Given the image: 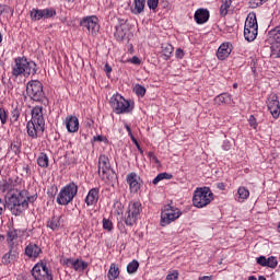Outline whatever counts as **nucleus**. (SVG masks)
Masks as SVG:
<instances>
[{
    "label": "nucleus",
    "mask_w": 280,
    "mask_h": 280,
    "mask_svg": "<svg viewBox=\"0 0 280 280\" xmlns=\"http://www.w3.org/2000/svg\"><path fill=\"white\" fill-rule=\"evenodd\" d=\"M7 208L10 209L13 215H21L23 211L30 208V202H36L38 195L30 196L27 190L20 189L10 196H5Z\"/></svg>",
    "instance_id": "f257e3e1"
},
{
    "label": "nucleus",
    "mask_w": 280,
    "mask_h": 280,
    "mask_svg": "<svg viewBox=\"0 0 280 280\" xmlns=\"http://www.w3.org/2000/svg\"><path fill=\"white\" fill-rule=\"evenodd\" d=\"M38 66L33 60H27L25 57H18L11 63V78L19 80V78H30L36 75Z\"/></svg>",
    "instance_id": "f03ea898"
},
{
    "label": "nucleus",
    "mask_w": 280,
    "mask_h": 280,
    "mask_svg": "<svg viewBox=\"0 0 280 280\" xmlns=\"http://www.w3.org/2000/svg\"><path fill=\"white\" fill-rule=\"evenodd\" d=\"M31 120L26 124L28 137L38 139L39 132H45V116L43 115V106H35L31 112Z\"/></svg>",
    "instance_id": "7ed1b4c3"
},
{
    "label": "nucleus",
    "mask_w": 280,
    "mask_h": 280,
    "mask_svg": "<svg viewBox=\"0 0 280 280\" xmlns=\"http://www.w3.org/2000/svg\"><path fill=\"white\" fill-rule=\"evenodd\" d=\"M213 202V192L210 187L197 188L194 191L192 203L197 209H202Z\"/></svg>",
    "instance_id": "20e7f679"
},
{
    "label": "nucleus",
    "mask_w": 280,
    "mask_h": 280,
    "mask_svg": "<svg viewBox=\"0 0 280 280\" xmlns=\"http://www.w3.org/2000/svg\"><path fill=\"white\" fill-rule=\"evenodd\" d=\"M23 185H25L23 178L19 176L8 177L0 180V192L12 196L15 191H19Z\"/></svg>",
    "instance_id": "39448f33"
},
{
    "label": "nucleus",
    "mask_w": 280,
    "mask_h": 280,
    "mask_svg": "<svg viewBox=\"0 0 280 280\" xmlns=\"http://www.w3.org/2000/svg\"><path fill=\"white\" fill-rule=\"evenodd\" d=\"M109 104L116 115L132 113V108H135V105L130 104V101L124 98L121 94H114Z\"/></svg>",
    "instance_id": "423d86ee"
},
{
    "label": "nucleus",
    "mask_w": 280,
    "mask_h": 280,
    "mask_svg": "<svg viewBox=\"0 0 280 280\" xmlns=\"http://www.w3.org/2000/svg\"><path fill=\"white\" fill-rule=\"evenodd\" d=\"M75 196H78V185L72 182L61 188L57 196V203L67 207V205L73 202Z\"/></svg>",
    "instance_id": "0eeeda50"
},
{
    "label": "nucleus",
    "mask_w": 280,
    "mask_h": 280,
    "mask_svg": "<svg viewBox=\"0 0 280 280\" xmlns=\"http://www.w3.org/2000/svg\"><path fill=\"white\" fill-rule=\"evenodd\" d=\"M259 25L257 24V16L255 13H249L245 21L244 36L245 40L253 43L257 38Z\"/></svg>",
    "instance_id": "6e6552de"
},
{
    "label": "nucleus",
    "mask_w": 280,
    "mask_h": 280,
    "mask_svg": "<svg viewBox=\"0 0 280 280\" xmlns=\"http://www.w3.org/2000/svg\"><path fill=\"white\" fill-rule=\"evenodd\" d=\"M26 95L33 102H43L45 100V91H43V83L38 80H31L26 84Z\"/></svg>",
    "instance_id": "1a4fd4ad"
},
{
    "label": "nucleus",
    "mask_w": 280,
    "mask_h": 280,
    "mask_svg": "<svg viewBox=\"0 0 280 280\" xmlns=\"http://www.w3.org/2000/svg\"><path fill=\"white\" fill-rule=\"evenodd\" d=\"M180 215H183V212L180 211V209L167 205L162 210L161 224L163 226H167L168 224H172V222H175V220H178Z\"/></svg>",
    "instance_id": "9d476101"
},
{
    "label": "nucleus",
    "mask_w": 280,
    "mask_h": 280,
    "mask_svg": "<svg viewBox=\"0 0 280 280\" xmlns=\"http://www.w3.org/2000/svg\"><path fill=\"white\" fill-rule=\"evenodd\" d=\"M56 14V8L52 7L46 9L33 8L30 11L31 21H33L34 23L38 21H47L49 19H54Z\"/></svg>",
    "instance_id": "9b49d317"
},
{
    "label": "nucleus",
    "mask_w": 280,
    "mask_h": 280,
    "mask_svg": "<svg viewBox=\"0 0 280 280\" xmlns=\"http://www.w3.org/2000/svg\"><path fill=\"white\" fill-rule=\"evenodd\" d=\"M32 277L35 280H54V275L51 273V269L47 267V262H37L32 271Z\"/></svg>",
    "instance_id": "f8f14e48"
},
{
    "label": "nucleus",
    "mask_w": 280,
    "mask_h": 280,
    "mask_svg": "<svg viewBox=\"0 0 280 280\" xmlns=\"http://www.w3.org/2000/svg\"><path fill=\"white\" fill-rule=\"evenodd\" d=\"M98 174L103 179L110 180V176L115 174L110 167V160L105 154L98 156Z\"/></svg>",
    "instance_id": "ddd939ff"
},
{
    "label": "nucleus",
    "mask_w": 280,
    "mask_h": 280,
    "mask_svg": "<svg viewBox=\"0 0 280 280\" xmlns=\"http://www.w3.org/2000/svg\"><path fill=\"white\" fill-rule=\"evenodd\" d=\"M80 25L88 30L92 36L97 35V32H100V20L95 15L83 18Z\"/></svg>",
    "instance_id": "4468645a"
},
{
    "label": "nucleus",
    "mask_w": 280,
    "mask_h": 280,
    "mask_svg": "<svg viewBox=\"0 0 280 280\" xmlns=\"http://www.w3.org/2000/svg\"><path fill=\"white\" fill-rule=\"evenodd\" d=\"M267 106L272 117L277 119L280 115L279 96H277V94L270 95L268 97Z\"/></svg>",
    "instance_id": "2eb2a0df"
},
{
    "label": "nucleus",
    "mask_w": 280,
    "mask_h": 280,
    "mask_svg": "<svg viewBox=\"0 0 280 280\" xmlns=\"http://www.w3.org/2000/svg\"><path fill=\"white\" fill-rule=\"evenodd\" d=\"M139 180H141V177L137 173H129L127 175V183L131 194H137L141 189V183Z\"/></svg>",
    "instance_id": "dca6fc26"
},
{
    "label": "nucleus",
    "mask_w": 280,
    "mask_h": 280,
    "mask_svg": "<svg viewBox=\"0 0 280 280\" xmlns=\"http://www.w3.org/2000/svg\"><path fill=\"white\" fill-rule=\"evenodd\" d=\"M25 233V230H14L10 229L7 232V244L9 247L14 248V244H16V241L19 240L20 235H23Z\"/></svg>",
    "instance_id": "f3484780"
},
{
    "label": "nucleus",
    "mask_w": 280,
    "mask_h": 280,
    "mask_svg": "<svg viewBox=\"0 0 280 280\" xmlns=\"http://www.w3.org/2000/svg\"><path fill=\"white\" fill-rule=\"evenodd\" d=\"M231 51H233V44L223 43L217 51V57L219 60H226V57L231 56Z\"/></svg>",
    "instance_id": "a211bd4d"
},
{
    "label": "nucleus",
    "mask_w": 280,
    "mask_h": 280,
    "mask_svg": "<svg viewBox=\"0 0 280 280\" xmlns=\"http://www.w3.org/2000/svg\"><path fill=\"white\" fill-rule=\"evenodd\" d=\"M100 200V188H92L89 190L88 196L85 197V205L88 207H93L97 205Z\"/></svg>",
    "instance_id": "6ab92c4d"
},
{
    "label": "nucleus",
    "mask_w": 280,
    "mask_h": 280,
    "mask_svg": "<svg viewBox=\"0 0 280 280\" xmlns=\"http://www.w3.org/2000/svg\"><path fill=\"white\" fill-rule=\"evenodd\" d=\"M66 128L68 132H78L80 130V120L75 116L66 117Z\"/></svg>",
    "instance_id": "aec40b11"
},
{
    "label": "nucleus",
    "mask_w": 280,
    "mask_h": 280,
    "mask_svg": "<svg viewBox=\"0 0 280 280\" xmlns=\"http://www.w3.org/2000/svg\"><path fill=\"white\" fill-rule=\"evenodd\" d=\"M40 253H43V249H40V247L34 243H30L25 247V255L31 259H36Z\"/></svg>",
    "instance_id": "412c9836"
},
{
    "label": "nucleus",
    "mask_w": 280,
    "mask_h": 280,
    "mask_svg": "<svg viewBox=\"0 0 280 280\" xmlns=\"http://www.w3.org/2000/svg\"><path fill=\"white\" fill-rule=\"evenodd\" d=\"M209 10L207 9H198L195 12V21L198 25H202L209 21Z\"/></svg>",
    "instance_id": "4be33fe9"
},
{
    "label": "nucleus",
    "mask_w": 280,
    "mask_h": 280,
    "mask_svg": "<svg viewBox=\"0 0 280 280\" xmlns=\"http://www.w3.org/2000/svg\"><path fill=\"white\" fill-rule=\"evenodd\" d=\"M268 36L269 45H280V25L269 31Z\"/></svg>",
    "instance_id": "5701e85b"
},
{
    "label": "nucleus",
    "mask_w": 280,
    "mask_h": 280,
    "mask_svg": "<svg viewBox=\"0 0 280 280\" xmlns=\"http://www.w3.org/2000/svg\"><path fill=\"white\" fill-rule=\"evenodd\" d=\"M116 32L114 33V36L116 40L121 42L126 38V34H128V24L122 23L115 27Z\"/></svg>",
    "instance_id": "b1692460"
},
{
    "label": "nucleus",
    "mask_w": 280,
    "mask_h": 280,
    "mask_svg": "<svg viewBox=\"0 0 280 280\" xmlns=\"http://www.w3.org/2000/svg\"><path fill=\"white\" fill-rule=\"evenodd\" d=\"M130 213L136 215L137 218H141V211H143V208L141 206V201H131L128 206V210Z\"/></svg>",
    "instance_id": "393cba45"
},
{
    "label": "nucleus",
    "mask_w": 280,
    "mask_h": 280,
    "mask_svg": "<svg viewBox=\"0 0 280 280\" xmlns=\"http://www.w3.org/2000/svg\"><path fill=\"white\" fill-rule=\"evenodd\" d=\"M62 224V215H54L48 222L47 228L51 231H58Z\"/></svg>",
    "instance_id": "a878e982"
},
{
    "label": "nucleus",
    "mask_w": 280,
    "mask_h": 280,
    "mask_svg": "<svg viewBox=\"0 0 280 280\" xmlns=\"http://www.w3.org/2000/svg\"><path fill=\"white\" fill-rule=\"evenodd\" d=\"M16 257H19V253L11 248L7 254L3 255L2 264L8 266V264L16 261Z\"/></svg>",
    "instance_id": "bb28decb"
},
{
    "label": "nucleus",
    "mask_w": 280,
    "mask_h": 280,
    "mask_svg": "<svg viewBox=\"0 0 280 280\" xmlns=\"http://www.w3.org/2000/svg\"><path fill=\"white\" fill-rule=\"evenodd\" d=\"M215 104H228L229 106H231V104H233V98L231 97V94L229 93H222L218 96H215L214 98Z\"/></svg>",
    "instance_id": "cd10ccee"
},
{
    "label": "nucleus",
    "mask_w": 280,
    "mask_h": 280,
    "mask_svg": "<svg viewBox=\"0 0 280 280\" xmlns=\"http://www.w3.org/2000/svg\"><path fill=\"white\" fill-rule=\"evenodd\" d=\"M145 10V0H133V8H131L132 14H142Z\"/></svg>",
    "instance_id": "c85d7f7f"
},
{
    "label": "nucleus",
    "mask_w": 280,
    "mask_h": 280,
    "mask_svg": "<svg viewBox=\"0 0 280 280\" xmlns=\"http://www.w3.org/2000/svg\"><path fill=\"white\" fill-rule=\"evenodd\" d=\"M172 54H174V46L172 44H163L162 45V58L164 60H170L172 58Z\"/></svg>",
    "instance_id": "c756f323"
},
{
    "label": "nucleus",
    "mask_w": 280,
    "mask_h": 280,
    "mask_svg": "<svg viewBox=\"0 0 280 280\" xmlns=\"http://www.w3.org/2000/svg\"><path fill=\"white\" fill-rule=\"evenodd\" d=\"M118 278H119V267L117 266V264L113 262L107 272V279L116 280Z\"/></svg>",
    "instance_id": "7c9ffc66"
},
{
    "label": "nucleus",
    "mask_w": 280,
    "mask_h": 280,
    "mask_svg": "<svg viewBox=\"0 0 280 280\" xmlns=\"http://www.w3.org/2000/svg\"><path fill=\"white\" fill-rule=\"evenodd\" d=\"M139 221V217L137 214H132V212L128 211L125 213V224L127 226H135V223Z\"/></svg>",
    "instance_id": "2f4dec72"
},
{
    "label": "nucleus",
    "mask_w": 280,
    "mask_h": 280,
    "mask_svg": "<svg viewBox=\"0 0 280 280\" xmlns=\"http://www.w3.org/2000/svg\"><path fill=\"white\" fill-rule=\"evenodd\" d=\"M37 165L39 167H43L44 170H47L49 167V156L47 153H40L37 158Z\"/></svg>",
    "instance_id": "473e14b6"
},
{
    "label": "nucleus",
    "mask_w": 280,
    "mask_h": 280,
    "mask_svg": "<svg viewBox=\"0 0 280 280\" xmlns=\"http://www.w3.org/2000/svg\"><path fill=\"white\" fill-rule=\"evenodd\" d=\"M237 195H238L237 201L244 202V200H248V197L250 196V191L246 187L241 186L237 190Z\"/></svg>",
    "instance_id": "72a5a7b5"
},
{
    "label": "nucleus",
    "mask_w": 280,
    "mask_h": 280,
    "mask_svg": "<svg viewBox=\"0 0 280 280\" xmlns=\"http://www.w3.org/2000/svg\"><path fill=\"white\" fill-rule=\"evenodd\" d=\"M86 268H89V262H86L82 259L74 260L73 270H75L77 272H83V270H86Z\"/></svg>",
    "instance_id": "f704fd0d"
},
{
    "label": "nucleus",
    "mask_w": 280,
    "mask_h": 280,
    "mask_svg": "<svg viewBox=\"0 0 280 280\" xmlns=\"http://www.w3.org/2000/svg\"><path fill=\"white\" fill-rule=\"evenodd\" d=\"M232 0H222V4L220 7L221 16H226L229 14V8H231Z\"/></svg>",
    "instance_id": "c9c22d12"
},
{
    "label": "nucleus",
    "mask_w": 280,
    "mask_h": 280,
    "mask_svg": "<svg viewBox=\"0 0 280 280\" xmlns=\"http://www.w3.org/2000/svg\"><path fill=\"white\" fill-rule=\"evenodd\" d=\"M137 270H139V261L132 260L131 262L128 264L127 272L129 275H135V272H137Z\"/></svg>",
    "instance_id": "e433bc0d"
},
{
    "label": "nucleus",
    "mask_w": 280,
    "mask_h": 280,
    "mask_svg": "<svg viewBox=\"0 0 280 280\" xmlns=\"http://www.w3.org/2000/svg\"><path fill=\"white\" fill-rule=\"evenodd\" d=\"M172 178L171 174L167 173H160L154 179H153V185H159L161 180H170Z\"/></svg>",
    "instance_id": "4c0bfd02"
},
{
    "label": "nucleus",
    "mask_w": 280,
    "mask_h": 280,
    "mask_svg": "<svg viewBox=\"0 0 280 280\" xmlns=\"http://www.w3.org/2000/svg\"><path fill=\"white\" fill-rule=\"evenodd\" d=\"M21 147H22L21 141L15 140L11 143L10 150H11V152H14V154L19 155V154H21Z\"/></svg>",
    "instance_id": "58836bf2"
},
{
    "label": "nucleus",
    "mask_w": 280,
    "mask_h": 280,
    "mask_svg": "<svg viewBox=\"0 0 280 280\" xmlns=\"http://www.w3.org/2000/svg\"><path fill=\"white\" fill-rule=\"evenodd\" d=\"M133 93H136V95L138 97H144L145 96V88L141 84H136L133 86Z\"/></svg>",
    "instance_id": "ea45409f"
},
{
    "label": "nucleus",
    "mask_w": 280,
    "mask_h": 280,
    "mask_svg": "<svg viewBox=\"0 0 280 280\" xmlns=\"http://www.w3.org/2000/svg\"><path fill=\"white\" fill-rule=\"evenodd\" d=\"M2 14H11V16L14 14V9L8 4H0V16Z\"/></svg>",
    "instance_id": "a19ab883"
},
{
    "label": "nucleus",
    "mask_w": 280,
    "mask_h": 280,
    "mask_svg": "<svg viewBox=\"0 0 280 280\" xmlns=\"http://www.w3.org/2000/svg\"><path fill=\"white\" fill-rule=\"evenodd\" d=\"M277 266H279V261L277 260V257L275 256H270L268 259H267V268H277Z\"/></svg>",
    "instance_id": "79ce46f5"
},
{
    "label": "nucleus",
    "mask_w": 280,
    "mask_h": 280,
    "mask_svg": "<svg viewBox=\"0 0 280 280\" xmlns=\"http://www.w3.org/2000/svg\"><path fill=\"white\" fill-rule=\"evenodd\" d=\"M0 121L2 126H4V124H8V112L3 107L0 108Z\"/></svg>",
    "instance_id": "37998d69"
},
{
    "label": "nucleus",
    "mask_w": 280,
    "mask_h": 280,
    "mask_svg": "<svg viewBox=\"0 0 280 280\" xmlns=\"http://www.w3.org/2000/svg\"><path fill=\"white\" fill-rule=\"evenodd\" d=\"M103 229L105 231H113V221H110L109 219L104 218L103 219Z\"/></svg>",
    "instance_id": "c03bdc74"
},
{
    "label": "nucleus",
    "mask_w": 280,
    "mask_h": 280,
    "mask_svg": "<svg viewBox=\"0 0 280 280\" xmlns=\"http://www.w3.org/2000/svg\"><path fill=\"white\" fill-rule=\"evenodd\" d=\"M272 56H278L280 58V44H273L270 46Z\"/></svg>",
    "instance_id": "a18cd8bd"
},
{
    "label": "nucleus",
    "mask_w": 280,
    "mask_h": 280,
    "mask_svg": "<svg viewBox=\"0 0 280 280\" xmlns=\"http://www.w3.org/2000/svg\"><path fill=\"white\" fill-rule=\"evenodd\" d=\"M147 5L149 10H156L159 8V0H148Z\"/></svg>",
    "instance_id": "49530a36"
},
{
    "label": "nucleus",
    "mask_w": 280,
    "mask_h": 280,
    "mask_svg": "<svg viewBox=\"0 0 280 280\" xmlns=\"http://www.w3.org/2000/svg\"><path fill=\"white\" fill-rule=\"evenodd\" d=\"M63 266H67V268H74L75 266V259L73 258H66L63 259Z\"/></svg>",
    "instance_id": "de8ad7c7"
},
{
    "label": "nucleus",
    "mask_w": 280,
    "mask_h": 280,
    "mask_svg": "<svg viewBox=\"0 0 280 280\" xmlns=\"http://www.w3.org/2000/svg\"><path fill=\"white\" fill-rule=\"evenodd\" d=\"M264 0H249V8H259V5H264Z\"/></svg>",
    "instance_id": "09e8293b"
},
{
    "label": "nucleus",
    "mask_w": 280,
    "mask_h": 280,
    "mask_svg": "<svg viewBox=\"0 0 280 280\" xmlns=\"http://www.w3.org/2000/svg\"><path fill=\"white\" fill-rule=\"evenodd\" d=\"M248 124L250 126V128H254V130H257V118H255L254 115H250L249 118H248Z\"/></svg>",
    "instance_id": "8fccbe9b"
},
{
    "label": "nucleus",
    "mask_w": 280,
    "mask_h": 280,
    "mask_svg": "<svg viewBox=\"0 0 280 280\" xmlns=\"http://www.w3.org/2000/svg\"><path fill=\"white\" fill-rule=\"evenodd\" d=\"M11 116H12L13 121H19V117H21V110H19V107H15L11 112Z\"/></svg>",
    "instance_id": "3c124183"
},
{
    "label": "nucleus",
    "mask_w": 280,
    "mask_h": 280,
    "mask_svg": "<svg viewBox=\"0 0 280 280\" xmlns=\"http://www.w3.org/2000/svg\"><path fill=\"white\" fill-rule=\"evenodd\" d=\"M267 261H268V259L266 258V256H259L257 258V264L259 266H262L264 268H266L268 266Z\"/></svg>",
    "instance_id": "603ef678"
},
{
    "label": "nucleus",
    "mask_w": 280,
    "mask_h": 280,
    "mask_svg": "<svg viewBox=\"0 0 280 280\" xmlns=\"http://www.w3.org/2000/svg\"><path fill=\"white\" fill-rule=\"evenodd\" d=\"M148 158L150 159V161H153V163H155L156 165L161 163L159 161V158H156V155L152 151L148 152Z\"/></svg>",
    "instance_id": "864d4df0"
},
{
    "label": "nucleus",
    "mask_w": 280,
    "mask_h": 280,
    "mask_svg": "<svg viewBox=\"0 0 280 280\" xmlns=\"http://www.w3.org/2000/svg\"><path fill=\"white\" fill-rule=\"evenodd\" d=\"M7 207H8V203L0 198V215H3Z\"/></svg>",
    "instance_id": "5fc2aeb1"
},
{
    "label": "nucleus",
    "mask_w": 280,
    "mask_h": 280,
    "mask_svg": "<svg viewBox=\"0 0 280 280\" xmlns=\"http://www.w3.org/2000/svg\"><path fill=\"white\" fill-rule=\"evenodd\" d=\"M175 56H176V58L183 59V58H185V51L180 48H177L175 51Z\"/></svg>",
    "instance_id": "6e6d98bb"
},
{
    "label": "nucleus",
    "mask_w": 280,
    "mask_h": 280,
    "mask_svg": "<svg viewBox=\"0 0 280 280\" xmlns=\"http://www.w3.org/2000/svg\"><path fill=\"white\" fill-rule=\"evenodd\" d=\"M166 280H178V271L167 275Z\"/></svg>",
    "instance_id": "4d7b16f0"
},
{
    "label": "nucleus",
    "mask_w": 280,
    "mask_h": 280,
    "mask_svg": "<svg viewBox=\"0 0 280 280\" xmlns=\"http://www.w3.org/2000/svg\"><path fill=\"white\" fill-rule=\"evenodd\" d=\"M128 62H131V65H141V59L139 57L133 56L131 59L128 60Z\"/></svg>",
    "instance_id": "13d9d810"
},
{
    "label": "nucleus",
    "mask_w": 280,
    "mask_h": 280,
    "mask_svg": "<svg viewBox=\"0 0 280 280\" xmlns=\"http://www.w3.org/2000/svg\"><path fill=\"white\" fill-rule=\"evenodd\" d=\"M104 71L108 75L109 73L113 72V67H110V65L106 63L104 67Z\"/></svg>",
    "instance_id": "bf43d9fd"
},
{
    "label": "nucleus",
    "mask_w": 280,
    "mask_h": 280,
    "mask_svg": "<svg viewBox=\"0 0 280 280\" xmlns=\"http://www.w3.org/2000/svg\"><path fill=\"white\" fill-rule=\"evenodd\" d=\"M93 141L102 142V141H104V138H103V136H94Z\"/></svg>",
    "instance_id": "052dcab7"
},
{
    "label": "nucleus",
    "mask_w": 280,
    "mask_h": 280,
    "mask_svg": "<svg viewBox=\"0 0 280 280\" xmlns=\"http://www.w3.org/2000/svg\"><path fill=\"white\" fill-rule=\"evenodd\" d=\"M133 141H135L136 147L138 148L140 154H143V149H141V145H139V142H137V140H135V139H133Z\"/></svg>",
    "instance_id": "680f3d73"
},
{
    "label": "nucleus",
    "mask_w": 280,
    "mask_h": 280,
    "mask_svg": "<svg viewBox=\"0 0 280 280\" xmlns=\"http://www.w3.org/2000/svg\"><path fill=\"white\" fill-rule=\"evenodd\" d=\"M223 150H226V151L231 150V144H229V142H224Z\"/></svg>",
    "instance_id": "e2e57ef3"
},
{
    "label": "nucleus",
    "mask_w": 280,
    "mask_h": 280,
    "mask_svg": "<svg viewBox=\"0 0 280 280\" xmlns=\"http://www.w3.org/2000/svg\"><path fill=\"white\" fill-rule=\"evenodd\" d=\"M125 128L129 135H132V130L130 129V126L125 125Z\"/></svg>",
    "instance_id": "0e129e2a"
},
{
    "label": "nucleus",
    "mask_w": 280,
    "mask_h": 280,
    "mask_svg": "<svg viewBox=\"0 0 280 280\" xmlns=\"http://www.w3.org/2000/svg\"><path fill=\"white\" fill-rule=\"evenodd\" d=\"M200 280H211V277H209V276H203V277H201V278H199Z\"/></svg>",
    "instance_id": "69168bd1"
},
{
    "label": "nucleus",
    "mask_w": 280,
    "mask_h": 280,
    "mask_svg": "<svg viewBox=\"0 0 280 280\" xmlns=\"http://www.w3.org/2000/svg\"><path fill=\"white\" fill-rule=\"evenodd\" d=\"M7 240V236L3 234H0V242H4Z\"/></svg>",
    "instance_id": "338daca9"
},
{
    "label": "nucleus",
    "mask_w": 280,
    "mask_h": 280,
    "mask_svg": "<svg viewBox=\"0 0 280 280\" xmlns=\"http://www.w3.org/2000/svg\"><path fill=\"white\" fill-rule=\"evenodd\" d=\"M248 280H257V277H255V276H249V277H248Z\"/></svg>",
    "instance_id": "774afa93"
}]
</instances>
